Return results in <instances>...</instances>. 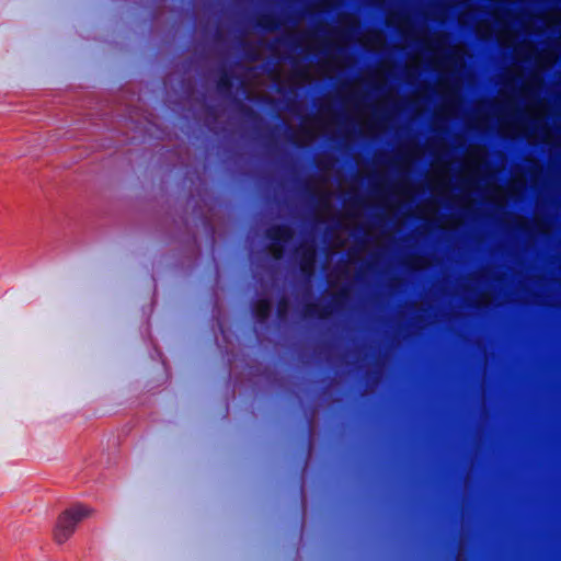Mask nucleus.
<instances>
[{
    "label": "nucleus",
    "instance_id": "nucleus-1",
    "mask_svg": "<svg viewBox=\"0 0 561 561\" xmlns=\"http://www.w3.org/2000/svg\"><path fill=\"white\" fill-rule=\"evenodd\" d=\"M91 510L82 504H76L60 514L56 528L55 540L64 543L75 533L77 525L91 514Z\"/></svg>",
    "mask_w": 561,
    "mask_h": 561
},
{
    "label": "nucleus",
    "instance_id": "nucleus-2",
    "mask_svg": "<svg viewBox=\"0 0 561 561\" xmlns=\"http://www.w3.org/2000/svg\"><path fill=\"white\" fill-rule=\"evenodd\" d=\"M265 236L272 243L273 256L279 259L283 252V245L293 239L294 231L287 225H274L266 230Z\"/></svg>",
    "mask_w": 561,
    "mask_h": 561
},
{
    "label": "nucleus",
    "instance_id": "nucleus-3",
    "mask_svg": "<svg viewBox=\"0 0 561 561\" xmlns=\"http://www.w3.org/2000/svg\"><path fill=\"white\" fill-rule=\"evenodd\" d=\"M347 298L346 288H342L340 291L333 294L332 296V305H318V304H308L304 308V317L306 318H317L320 320L327 319L332 314V306H341L343 301Z\"/></svg>",
    "mask_w": 561,
    "mask_h": 561
},
{
    "label": "nucleus",
    "instance_id": "nucleus-4",
    "mask_svg": "<svg viewBox=\"0 0 561 561\" xmlns=\"http://www.w3.org/2000/svg\"><path fill=\"white\" fill-rule=\"evenodd\" d=\"M317 250L313 244H302L299 252L300 271L306 276H311L314 272Z\"/></svg>",
    "mask_w": 561,
    "mask_h": 561
},
{
    "label": "nucleus",
    "instance_id": "nucleus-5",
    "mask_svg": "<svg viewBox=\"0 0 561 561\" xmlns=\"http://www.w3.org/2000/svg\"><path fill=\"white\" fill-rule=\"evenodd\" d=\"M252 311L257 322L265 323L272 312V302L267 298H259L252 305Z\"/></svg>",
    "mask_w": 561,
    "mask_h": 561
},
{
    "label": "nucleus",
    "instance_id": "nucleus-6",
    "mask_svg": "<svg viewBox=\"0 0 561 561\" xmlns=\"http://www.w3.org/2000/svg\"><path fill=\"white\" fill-rule=\"evenodd\" d=\"M255 25L265 32H274L280 27V19L276 14L263 13L256 18Z\"/></svg>",
    "mask_w": 561,
    "mask_h": 561
},
{
    "label": "nucleus",
    "instance_id": "nucleus-7",
    "mask_svg": "<svg viewBox=\"0 0 561 561\" xmlns=\"http://www.w3.org/2000/svg\"><path fill=\"white\" fill-rule=\"evenodd\" d=\"M233 75L230 71H224L217 80V90L220 94H230L233 87Z\"/></svg>",
    "mask_w": 561,
    "mask_h": 561
},
{
    "label": "nucleus",
    "instance_id": "nucleus-8",
    "mask_svg": "<svg viewBox=\"0 0 561 561\" xmlns=\"http://www.w3.org/2000/svg\"><path fill=\"white\" fill-rule=\"evenodd\" d=\"M313 197V194H311ZM330 193L323 192L314 196L316 205L320 208H328L330 206Z\"/></svg>",
    "mask_w": 561,
    "mask_h": 561
},
{
    "label": "nucleus",
    "instance_id": "nucleus-9",
    "mask_svg": "<svg viewBox=\"0 0 561 561\" xmlns=\"http://www.w3.org/2000/svg\"><path fill=\"white\" fill-rule=\"evenodd\" d=\"M288 307H289V304L286 298L283 297L278 300L276 311H277V317L279 319H283L287 314Z\"/></svg>",
    "mask_w": 561,
    "mask_h": 561
},
{
    "label": "nucleus",
    "instance_id": "nucleus-10",
    "mask_svg": "<svg viewBox=\"0 0 561 561\" xmlns=\"http://www.w3.org/2000/svg\"><path fill=\"white\" fill-rule=\"evenodd\" d=\"M242 46H243L244 55L248 59H250V60L257 59V54H256L255 47L251 43H243Z\"/></svg>",
    "mask_w": 561,
    "mask_h": 561
},
{
    "label": "nucleus",
    "instance_id": "nucleus-11",
    "mask_svg": "<svg viewBox=\"0 0 561 561\" xmlns=\"http://www.w3.org/2000/svg\"><path fill=\"white\" fill-rule=\"evenodd\" d=\"M345 205L351 207H358L364 205V201L359 196H351L347 201L344 202Z\"/></svg>",
    "mask_w": 561,
    "mask_h": 561
},
{
    "label": "nucleus",
    "instance_id": "nucleus-12",
    "mask_svg": "<svg viewBox=\"0 0 561 561\" xmlns=\"http://www.w3.org/2000/svg\"><path fill=\"white\" fill-rule=\"evenodd\" d=\"M290 61H291V65L294 66V75L297 76V77H304L305 73H306L305 69H299L297 67L296 59L293 58Z\"/></svg>",
    "mask_w": 561,
    "mask_h": 561
},
{
    "label": "nucleus",
    "instance_id": "nucleus-13",
    "mask_svg": "<svg viewBox=\"0 0 561 561\" xmlns=\"http://www.w3.org/2000/svg\"><path fill=\"white\" fill-rule=\"evenodd\" d=\"M239 104H240L244 115L250 116V117H255L256 116L255 112L252 108L243 105L241 102H239Z\"/></svg>",
    "mask_w": 561,
    "mask_h": 561
},
{
    "label": "nucleus",
    "instance_id": "nucleus-14",
    "mask_svg": "<svg viewBox=\"0 0 561 561\" xmlns=\"http://www.w3.org/2000/svg\"><path fill=\"white\" fill-rule=\"evenodd\" d=\"M288 45H290L291 47H297V43L296 42H288Z\"/></svg>",
    "mask_w": 561,
    "mask_h": 561
},
{
    "label": "nucleus",
    "instance_id": "nucleus-15",
    "mask_svg": "<svg viewBox=\"0 0 561 561\" xmlns=\"http://www.w3.org/2000/svg\"><path fill=\"white\" fill-rule=\"evenodd\" d=\"M276 90H277L278 92H283V87H282V84H280V83L276 87Z\"/></svg>",
    "mask_w": 561,
    "mask_h": 561
}]
</instances>
